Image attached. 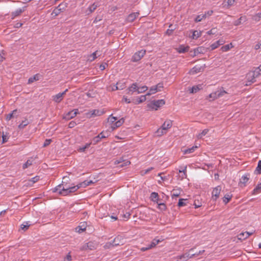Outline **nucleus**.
Here are the masks:
<instances>
[{
	"mask_svg": "<svg viewBox=\"0 0 261 261\" xmlns=\"http://www.w3.org/2000/svg\"><path fill=\"white\" fill-rule=\"evenodd\" d=\"M53 193H58L59 195L62 196H67L69 193H73L77 191V188L75 186L70 187L68 185L67 183L64 184L63 181L61 184H60L51 189Z\"/></svg>",
	"mask_w": 261,
	"mask_h": 261,
	"instance_id": "nucleus-1",
	"label": "nucleus"
},
{
	"mask_svg": "<svg viewBox=\"0 0 261 261\" xmlns=\"http://www.w3.org/2000/svg\"><path fill=\"white\" fill-rule=\"evenodd\" d=\"M172 126V122L170 120H167L164 122L162 126L155 132L157 136H162L167 133V130Z\"/></svg>",
	"mask_w": 261,
	"mask_h": 261,
	"instance_id": "nucleus-2",
	"label": "nucleus"
},
{
	"mask_svg": "<svg viewBox=\"0 0 261 261\" xmlns=\"http://www.w3.org/2000/svg\"><path fill=\"white\" fill-rule=\"evenodd\" d=\"M87 227V222H83L80 223V225L76 227V230L79 233L82 232L86 230Z\"/></svg>",
	"mask_w": 261,
	"mask_h": 261,
	"instance_id": "nucleus-14",
	"label": "nucleus"
},
{
	"mask_svg": "<svg viewBox=\"0 0 261 261\" xmlns=\"http://www.w3.org/2000/svg\"><path fill=\"white\" fill-rule=\"evenodd\" d=\"M124 122V119L123 118H121L118 121H116L112 125V127L113 129H115L118 127H120Z\"/></svg>",
	"mask_w": 261,
	"mask_h": 261,
	"instance_id": "nucleus-20",
	"label": "nucleus"
},
{
	"mask_svg": "<svg viewBox=\"0 0 261 261\" xmlns=\"http://www.w3.org/2000/svg\"><path fill=\"white\" fill-rule=\"evenodd\" d=\"M233 47L232 44L231 43L225 45L221 47V50L223 52H226L228 51L230 48H232Z\"/></svg>",
	"mask_w": 261,
	"mask_h": 261,
	"instance_id": "nucleus-28",
	"label": "nucleus"
},
{
	"mask_svg": "<svg viewBox=\"0 0 261 261\" xmlns=\"http://www.w3.org/2000/svg\"><path fill=\"white\" fill-rule=\"evenodd\" d=\"M97 51H96L92 54L88 56V60L90 62L93 61L97 58Z\"/></svg>",
	"mask_w": 261,
	"mask_h": 261,
	"instance_id": "nucleus-31",
	"label": "nucleus"
},
{
	"mask_svg": "<svg viewBox=\"0 0 261 261\" xmlns=\"http://www.w3.org/2000/svg\"><path fill=\"white\" fill-rule=\"evenodd\" d=\"M246 20V17L245 16H241L238 20L234 21L233 24L236 26H238L242 23V21H245Z\"/></svg>",
	"mask_w": 261,
	"mask_h": 261,
	"instance_id": "nucleus-27",
	"label": "nucleus"
},
{
	"mask_svg": "<svg viewBox=\"0 0 261 261\" xmlns=\"http://www.w3.org/2000/svg\"><path fill=\"white\" fill-rule=\"evenodd\" d=\"M189 48L188 46H185L183 45H181L176 49L178 53L181 54L188 51Z\"/></svg>",
	"mask_w": 261,
	"mask_h": 261,
	"instance_id": "nucleus-21",
	"label": "nucleus"
},
{
	"mask_svg": "<svg viewBox=\"0 0 261 261\" xmlns=\"http://www.w3.org/2000/svg\"><path fill=\"white\" fill-rule=\"evenodd\" d=\"M208 132H209V129H204V130H203L202 131V132L201 133H199L197 135V138L198 139H201L203 136L206 135Z\"/></svg>",
	"mask_w": 261,
	"mask_h": 261,
	"instance_id": "nucleus-37",
	"label": "nucleus"
},
{
	"mask_svg": "<svg viewBox=\"0 0 261 261\" xmlns=\"http://www.w3.org/2000/svg\"><path fill=\"white\" fill-rule=\"evenodd\" d=\"M216 92L218 98L223 96L225 94L227 93V92L223 89H220V90H217V91H216Z\"/></svg>",
	"mask_w": 261,
	"mask_h": 261,
	"instance_id": "nucleus-39",
	"label": "nucleus"
},
{
	"mask_svg": "<svg viewBox=\"0 0 261 261\" xmlns=\"http://www.w3.org/2000/svg\"><path fill=\"white\" fill-rule=\"evenodd\" d=\"M245 236H246V232H241L238 236V239L240 240H244L247 238H245Z\"/></svg>",
	"mask_w": 261,
	"mask_h": 261,
	"instance_id": "nucleus-54",
	"label": "nucleus"
},
{
	"mask_svg": "<svg viewBox=\"0 0 261 261\" xmlns=\"http://www.w3.org/2000/svg\"><path fill=\"white\" fill-rule=\"evenodd\" d=\"M123 238L121 236H118L113 240L112 243H110V245H112V246H117L123 245Z\"/></svg>",
	"mask_w": 261,
	"mask_h": 261,
	"instance_id": "nucleus-6",
	"label": "nucleus"
},
{
	"mask_svg": "<svg viewBox=\"0 0 261 261\" xmlns=\"http://www.w3.org/2000/svg\"><path fill=\"white\" fill-rule=\"evenodd\" d=\"M32 164V162L30 160H28L23 165V169L27 168L29 166H31Z\"/></svg>",
	"mask_w": 261,
	"mask_h": 261,
	"instance_id": "nucleus-56",
	"label": "nucleus"
},
{
	"mask_svg": "<svg viewBox=\"0 0 261 261\" xmlns=\"http://www.w3.org/2000/svg\"><path fill=\"white\" fill-rule=\"evenodd\" d=\"M186 200H187V199H179L177 205L179 207H181V206L186 205L187 204L185 202H184V201H186Z\"/></svg>",
	"mask_w": 261,
	"mask_h": 261,
	"instance_id": "nucleus-51",
	"label": "nucleus"
},
{
	"mask_svg": "<svg viewBox=\"0 0 261 261\" xmlns=\"http://www.w3.org/2000/svg\"><path fill=\"white\" fill-rule=\"evenodd\" d=\"M206 17V14L199 15L197 16V17H196V18L195 19V21L196 22H200L202 19H205Z\"/></svg>",
	"mask_w": 261,
	"mask_h": 261,
	"instance_id": "nucleus-36",
	"label": "nucleus"
},
{
	"mask_svg": "<svg viewBox=\"0 0 261 261\" xmlns=\"http://www.w3.org/2000/svg\"><path fill=\"white\" fill-rule=\"evenodd\" d=\"M147 89L148 87L146 86H143L140 87L138 86V94L143 93L147 91Z\"/></svg>",
	"mask_w": 261,
	"mask_h": 261,
	"instance_id": "nucleus-38",
	"label": "nucleus"
},
{
	"mask_svg": "<svg viewBox=\"0 0 261 261\" xmlns=\"http://www.w3.org/2000/svg\"><path fill=\"white\" fill-rule=\"evenodd\" d=\"M205 51V48L202 47H198L194 49V54L193 55V57L196 56L199 54H203Z\"/></svg>",
	"mask_w": 261,
	"mask_h": 261,
	"instance_id": "nucleus-19",
	"label": "nucleus"
},
{
	"mask_svg": "<svg viewBox=\"0 0 261 261\" xmlns=\"http://www.w3.org/2000/svg\"><path fill=\"white\" fill-rule=\"evenodd\" d=\"M246 77L248 80V82L249 83V84H250L251 83H253L255 82V79L256 77H254L253 76H249V73L247 74Z\"/></svg>",
	"mask_w": 261,
	"mask_h": 261,
	"instance_id": "nucleus-41",
	"label": "nucleus"
},
{
	"mask_svg": "<svg viewBox=\"0 0 261 261\" xmlns=\"http://www.w3.org/2000/svg\"><path fill=\"white\" fill-rule=\"evenodd\" d=\"M100 141H101V139H100V137L98 136V135H97V136L94 137L92 139V142L91 143H92V144H93L94 145H95L97 143H98V142H99Z\"/></svg>",
	"mask_w": 261,
	"mask_h": 261,
	"instance_id": "nucleus-42",
	"label": "nucleus"
},
{
	"mask_svg": "<svg viewBox=\"0 0 261 261\" xmlns=\"http://www.w3.org/2000/svg\"><path fill=\"white\" fill-rule=\"evenodd\" d=\"M146 99V95H142L139 98L138 103H141L145 101Z\"/></svg>",
	"mask_w": 261,
	"mask_h": 261,
	"instance_id": "nucleus-62",
	"label": "nucleus"
},
{
	"mask_svg": "<svg viewBox=\"0 0 261 261\" xmlns=\"http://www.w3.org/2000/svg\"><path fill=\"white\" fill-rule=\"evenodd\" d=\"M62 10L60 8H58L56 7L52 12L51 15H53L54 17L59 15L61 12Z\"/></svg>",
	"mask_w": 261,
	"mask_h": 261,
	"instance_id": "nucleus-32",
	"label": "nucleus"
},
{
	"mask_svg": "<svg viewBox=\"0 0 261 261\" xmlns=\"http://www.w3.org/2000/svg\"><path fill=\"white\" fill-rule=\"evenodd\" d=\"M115 89H113V91L116 90H122L125 88V83L121 82H117L116 85L114 86Z\"/></svg>",
	"mask_w": 261,
	"mask_h": 261,
	"instance_id": "nucleus-26",
	"label": "nucleus"
},
{
	"mask_svg": "<svg viewBox=\"0 0 261 261\" xmlns=\"http://www.w3.org/2000/svg\"><path fill=\"white\" fill-rule=\"evenodd\" d=\"M16 112H17V110H14L12 111V112L11 113H10L8 115H7V117H6V120L8 121L10 120L13 117L14 113H15Z\"/></svg>",
	"mask_w": 261,
	"mask_h": 261,
	"instance_id": "nucleus-57",
	"label": "nucleus"
},
{
	"mask_svg": "<svg viewBox=\"0 0 261 261\" xmlns=\"http://www.w3.org/2000/svg\"><path fill=\"white\" fill-rule=\"evenodd\" d=\"M98 243L95 241H89L84 243L80 248L81 251H89L96 249L98 247Z\"/></svg>",
	"mask_w": 261,
	"mask_h": 261,
	"instance_id": "nucleus-3",
	"label": "nucleus"
},
{
	"mask_svg": "<svg viewBox=\"0 0 261 261\" xmlns=\"http://www.w3.org/2000/svg\"><path fill=\"white\" fill-rule=\"evenodd\" d=\"M260 74L261 70L259 69L258 67L256 68L254 71L249 72V76H253L254 77H257Z\"/></svg>",
	"mask_w": 261,
	"mask_h": 261,
	"instance_id": "nucleus-22",
	"label": "nucleus"
},
{
	"mask_svg": "<svg viewBox=\"0 0 261 261\" xmlns=\"http://www.w3.org/2000/svg\"><path fill=\"white\" fill-rule=\"evenodd\" d=\"M197 148V146H193L191 148L186 149L183 151L184 154H189L193 152Z\"/></svg>",
	"mask_w": 261,
	"mask_h": 261,
	"instance_id": "nucleus-34",
	"label": "nucleus"
},
{
	"mask_svg": "<svg viewBox=\"0 0 261 261\" xmlns=\"http://www.w3.org/2000/svg\"><path fill=\"white\" fill-rule=\"evenodd\" d=\"M205 65H204L203 66L196 65L190 70V73L191 74H195L199 73L201 71H203L205 68Z\"/></svg>",
	"mask_w": 261,
	"mask_h": 261,
	"instance_id": "nucleus-8",
	"label": "nucleus"
},
{
	"mask_svg": "<svg viewBox=\"0 0 261 261\" xmlns=\"http://www.w3.org/2000/svg\"><path fill=\"white\" fill-rule=\"evenodd\" d=\"M30 224L28 222H25V224H22L20 225V228L23 231H26L29 227Z\"/></svg>",
	"mask_w": 261,
	"mask_h": 261,
	"instance_id": "nucleus-44",
	"label": "nucleus"
},
{
	"mask_svg": "<svg viewBox=\"0 0 261 261\" xmlns=\"http://www.w3.org/2000/svg\"><path fill=\"white\" fill-rule=\"evenodd\" d=\"M72 259L71 255H70V252H69L66 256L64 258V261H71Z\"/></svg>",
	"mask_w": 261,
	"mask_h": 261,
	"instance_id": "nucleus-64",
	"label": "nucleus"
},
{
	"mask_svg": "<svg viewBox=\"0 0 261 261\" xmlns=\"http://www.w3.org/2000/svg\"><path fill=\"white\" fill-rule=\"evenodd\" d=\"M225 41L222 39H220L211 45V50H214L218 48L220 45H222L224 43Z\"/></svg>",
	"mask_w": 261,
	"mask_h": 261,
	"instance_id": "nucleus-16",
	"label": "nucleus"
},
{
	"mask_svg": "<svg viewBox=\"0 0 261 261\" xmlns=\"http://www.w3.org/2000/svg\"><path fill=\"white\" fill-rule=\"evenodd\" d=\"M51 142V139H46L44 142L43 147H45L47 146L48 145H49L50 144Z\"/></svg>",
	"mask_w": 261,
	"mask_h": 261,
	"instance_id": "nucleus-63",
	"label": "nucleus"
},
{
	"mask_svg": "<svg viewBox=\"0 0 261 261\" xmlns=\"http://www.w3.org/2000/svg\"><path fill=\"white\" fill-rule=\"evenodd\" d=\"M126 93L128 95H132L134 92L138 93V85L134 83L131 85L126 90Z\"/></svg>",
	"mask_w": 261,
	"mask_h": 261,
	"instance_id": "nucleus-10",
	"label": "nucleus"
},
{
	"mask_svg": "<svg viewBox=\"0 0 261 261\" xmlns=\"http://www.w3.org/2000/svg\"><path fill=\"white\" fill-rule=\"evenodd\" d=\"M202 32L201 31H194L193 32L192 38L193 39H197L201 36Z\"/></svg>",
	"mask_w": 261,
	"mask_h": 261,
	"instance_id": "nucleus-35",
	"label": "nucleus"
},
{
	"mask_svg": "<svg viewBox=\"0 0 261 261\" xmlns=\"http://www.w3.org/2000/svg\"><path fill=\"white\" fill-rule=\"evenodd\" d=\"M161 91V89H157L156 87L155 86H154L151 87L150 88L149 91L147 93L146 95H150L152 94L155 93L158 91Z\"/></svg>",
	"mask_w": 261,
	"mask_h": 261,
	"instance_id": "nucleus-30",
	"label": "nucleus"
},
{
	"mask_svg": "<svg viewBox=\"0 0 261 261\" xmlns=\"http://www.w3.org/2000/svg\"><path fill=\"white\" fill-rule=\"evenodd\" d=\"M180 195V192L176 190H175L174 189L173 191H172V197L173 198V197H178Z\"/></svg>",
	"mask_w": 261,
	"mask_h": 261,
	"instance_id": "nucleus-59",
	"label": "nucleus"
},
{
	"mask_svg": "<svg viewBox=\"0 0 261 261\" xmlns=\"http://www.w3.org/2000/svg\"><path fill=\"white\" fill-rule=\"evenodd\" d=\"M25 8V7H24L22 9H17L14 12H12V13H11L12 19H14L15 17L20 15L24 11Z\"/></svg>",
	"mask_w": 261,
	"mask_h": 261,
	"instance_id": "nucleus-18",
	"label": "nucleus"
},
{
	"mask_svg": "<svg viewBox=\"0 0 261 261\" xmlns=\"http://www.w3.org/2000/svg\"><path fill=\"white\" fill-rule=\"evenodd\" d=\"M204 250H200L198 252H196L195 253L190 254L191 258L195 257V256H198L199 255H201L203 254L204 252Z\"/></svg>",
	"mask_w": 261,
	"mask_h": 261,
	"instance_id": "nucleus-55",
	"label": "nucleus"
},
{
	"mask_svg": "<svg viewBox=\"0 0 261 261\" xmlns=\"http://www.w3.org/2000/svg\"><path fill=\"white\" fill-rule=\"evenodd\" d=\"M177 258L180 259V261H187L189 258H191V256L189 253L186 252L182 255L178 256Z\"/></svg>",
	"mask_w": 261,
	"mask_h": 261,
	"instance_id": "nucleus-17",
	"label": "nucleus"
},
{
	"mask_svg": "<svg viewBox=\"0 0 261 261\" xmlns=\"http://www.w3.org/2000/svg\"><path fill=\"white\" fill-rule=\"evenodd\" d=\"M200 86H193L191 90V93H194L198 92L200 89Z\"/></svg>",
	"mask_w": 261,
	"mask_h": 261,
	"instance_id": "nucleus-46",
	"label": "nucleus"
},
{
	"mask_svg": "<svg viewBox=\"0 0 261 261\" xmlns=\"http://www.w3.org/2000/svg\"><path fill=\"white\" fill-rule=\"evenodd\" d=\"M217 98L218 97L216 91L210 94L206 97V99H208L209 101H213Z\"/></svg>",
	"mask_w": 261,
	"mask_h": 261,
	"instance_id": "nucleus-29",
	"label": "nucleus"
},
{
	"mask_svg": "<svg viewBox=\"0 0 261 261\" xmlns=\"http://www.w3.org/2000/svg\"><path fill=\"white\" fill-rule=\"evenodd\" d=\"M232 196L228 194L225 195L223 198V201L225 204H227L231 199Z\"/></svg>",
	"mask_w": 261,
	"mask_h": 261,
	"instance_id": "nucleus-40",
	"label": "nucleus"
},
{
	"mask_svg": "<svg viewBox=\"0 0 261 261\" xmlns=\"http://www.w3.org/2000/svg\"><path fill=\"white\" fill-rule=\"evenodd\" d=\"M139 15V13L138 12L130 14L126 18L127 21L129 22L134 21L136 19V18L138 17Z\"/></svg>",
	"mask_w": 261,
	"mask_h": 261,
	"instance_id": "nucleus-15",
	"label": "nucleus"
},
{
	"mask_svg": "<svg viewBox=\"0 0 261 261\" xmlns=\"http://www.w3.org/2000/svg\"><path fill=\"white\" fill-rule=\"evenodd\" d=\"M94 182L92 180H86L82 182L79 183L76 186H75V188H77V190L80 188H86L87 186L93 184Z\"/></svg>",
	"mask_w": 261,
	"mask_h": 261,
	"instance_id": "nucleus-13",
	"label": "nucleus"
},
{
	"mask_svg": "<svg viewBox=\"0 0 261 261\" xmlns=\"http://www.w3.org/2000/svg\"><path fill=\"white\" fill-rule=\"evenodd\" d=\"M146 53L145 50H141L136 52L132 57V61L133 62H137L140 61L145 55Z\"/></svg>",
	"mask_w": 261,
	"mask_h": 261,
	"instance_id": "nucleus-4",
	"label": "nucleus"
},
{
	"mask_svg": "<svg viewBox=\"0 0 261 261\" xmlns=\"http://www.w3.org/2000/svg\"><path fill=\"white\" fill-rule=\"evenodd\" d=\"M261 17V12L256 14L253 16V19L256 21H258Z\"/></svg>",
	"mask_w": 261,
	"mask_h": 261,
	"instance_id": "nucleus-58",
	"label": "nucleus"
},
{
	"mask_svg": "<svg viewBox=\"0 0 261 261\" xmlns=\"http://www.w3.org/2000/svg\"><path fill=\"white\" fill-rule=\"evenodd\" d=\"M158 208L161 209V210H165L166 208V206L164 203H159L158 202Z\"/></svg>",
	"mask_w": 261,
	"mask_h": 261,
	"instance_id": "nucleus-60",
	"label": "nucleus"
},
{
	"mask_svg": "<svg viewBox=\"0 0 261 261\" xmlns=\"http://www.w3.org/2000/svg\"><path fill=\"white\" fill-rule=\"evenodd\" d=\"M221 191V187L218 186L214 188L212 191V199L216 201L219 197Z\"/></svg>",
	"mask_w": 261,
	"mask_h": 261,
	"instance_id": "nucleus-5",
	"label": "nucleus"
},
{
	"mask_svg": "<svg viewBox=\"0 0 261 261\" xmlns=\"http://www.w3.org/2000/svg\"><path fill=\"white\" fill-rule=\"evenodd\" d=\"M92 144V143H86L85 144V145H84V146L83 147H81L79 149V150L81 151V152H84L85 151V149H87V148H88L90 145Z\"/></svg>",
	"mask_w": 261,
	"mask_h": 261,
	"instance_id": "nucleus-48",
	"label": "nucleus"
},
{
	"mask_svg": "<svg viewBox=\"0 0 261 261\" xmlns=\"http://www.w3.org/2000/svg\"><path fill=\"white\" fill-rule=\"evenodd\" d=\"M97 7H98L97 4H96L95 3H93L92 5H90L88 8V9L87 10V12L88 11V12H87V14L89 15V14L92 13L93 12H94L96 10V9L97 8Z\"/></svg>",
	"mask_w": 261,
	"mask_h": 261,
	"instance_id": "nucleus-24",
	"label": "nucleus"
},
{
	"mask_svg": "<svg viewBox=\"0 0 261 261\" xmlns=\"http://www.w3.org/2000/svg\"><path fill=\"white\" fill-rule=\"evenodd\" d=\"M40 75L39 74H35L33 76L29 79L28 83L30 84L33 83L34 81H38L40 79Z\"/></svg>",
	"mask_w": 261,
	"mask_h": 261,
	"instance_id": "nucleus-25",
	"label": "nucleus"
},
{
	"mask_svg": "<svg viewBox=\"0 0 261 261\" xmlns=\"http://www.w3.org/2000/svg\"><path fill=\"white\" fill-rule=\"evenodd\" d=\"M236 0H227V8H229L230 7L234 5Z\"/></svg>",
	"mask_w": 261,
	"mask_h": 261,
	"instance_id": "nucleus-53",
	"label": "nucleus"
},
{
	"mask_svg": "<svg viewBox=\"0 0 261 261\" xmlns=\"http://www.w3.org/2000/svg\"><path fill=\"white\" fill-rule=\"evenodd\" d=\"M261 189V183L258 184L256 187L254 189V190H253L252 191V194L253 195H255L257 193H258L259 192V190Z\"/></svg>",
	"mask_w": 261,
	"mask_h": 261,
	"instance_id": "nucleus-43",
	"label": "nucleus"
},
{
	"mask_svg": "<svg viewBox=\"0 0 261 261\" xmlns=\"http://www.w3.org/2000/svg\"><path fill=\"white\" fill-rule=\"evenodd\" d=\"M68 91V89H66L64 92L62 93H59L58 94L53 96V100L56 102L59 103L63 99L64 95L66 94V93Z\"/></svg>",
	"mask_w": 261,
	"mask_h": 261,
	"instance_id": "nucleus-11",
	"label": "nucleus"
},
{
	"mask_svg": "<svg viewBox=\"0 0 261 261\" xmlns=\"http://www.w3.org/2000/svg\"><path fill=\"white\" fill-rule=\"evenodd\" d=\"M5 59V53L4 50H2L0 53V63L4 61Z\"/></svg>",
	"mask_w": 261,
	"mask_h": 261,
	"instance_id": "nucleus-61",
	"label": "nucleus"
},
{
	"mask_svg": "<svg viewBox=\"0 0 261 261\" xmlns=\"http://www.w3.org/2000/svg\"><path fill=\"white\" fill-rule=\"evenodd\" d=\"M250 175L248 173L243 175L240 178L239 185L240 187H243L246 186V183L249 179Z\"/></svg>",
	"mask_w": 261,
	"mask_h": 261,
	"instance_id": "nucleus-9",
	"label": "nucleus"
},
{
	"mask_svg": "<svg viewBox=\"0 0 261 261\" xmlns=\"http://www.w3.org/2000/svg\"><path fill=\"white\" fill-rule=\"evenodd\" d=\"M255 172H257V174H261V161H259L258 162L257 166L256 168Z\"/></svg>",
	"mask_w": 261,
	"mask_h": 261,
	"instance_id": "nucleus-49",
	"label": "nucleus"
},
{
	"mask_svg": "<svg viewBox=\"0 0 261 261\" xmlns=\"http://www.w3.org/2000/svg\"><path fill=\"white\" fill-rule=\"evenodd\" d=\"M153 167H150L146 170H142L141 171V175L144 176L145 174H147L148 172H149L150 171L153 170Z\"/></svg>",
	"mask_w": 261,
	"mask_h": 261,
	"instance_id": "nucleus-47",
	"label": "nucleus"
},
{
	"mask_svg": "<svg viewBox=\"0 0 261 261\" xmlns=\"http://www.w3.org/2000/svg\"><path fill=\"white\" fill-rule=\"evenodd\" d=\"M159 240L154 239L153 240L151 244H150L149 245L151 247V248H152L153 247H154L159 243Z\"/></svg>",
	"mask_w": 261,
	"mask_h": 261,
	"instance_id": "nucleus-50",
	"label": "nucleus"
},
{
	"mask_svg": "<svg viewBox=\"0 0 261 261\" xmlns=\"http://www.w3.org/2000/svg\"><path fill=\"white\" fill-rule=\"evenodd\" d=\"M165 103V101L164 99H160L157 100H154L152 102V104L153 105V109H155V110H157L158 109Z\"/></svg>",
	"mask_w": 261,
	"mask_h": 261,
	"instance_id": "nucleus-12",
	"label": "nucleus"
},
{
	"mask_svg": "<svg viewBox=\"0 0 261 261\" xmlns=\"http://www.w3.org/2000/svg\"><path fill=\"white\" fill-rule=\"evenodd\" d=\"M29 124V121L27 119L25 118L24 120L22 121L21 123L18 125V128L19 129H23Z\"/></svg>",
	"mask_w": 261,
	"mask_h": 261,
	"instance_id": "nucleus-33",
	"label": "nucleus"
},
{
	"mask_svg": "<svg viewBox=\"0 0 261 261\" xmlns=\"http://www.w3.org/2000/svg\"><path fill=\"white\" fill-rule=\"evenodd\" d=\"M186 170H187V166H185L181 168V169L179 170V173H183V176H182V178H186L187 176L186 174Z\"/></svg>",
	"mask_w": 261,
	"mask_h": 261,
	"instance_id": "nucleus-45",
	"label": "nucleus"
},
{
	"mask_svg": "<svg viewBox=\"0 0 261 261\" xmlns=\"http://www.w3.org/2000/svg\"><path fill=\"white\" fill-rule=\"evenodd\" d=\"M117 118L116 117H114L112 115H110L108 118V121L111 122L113 124L116 121Z\"/></svg>",
	"mask_w": 261,
	"mask_h": 261,
	"instance_id": "nucleus-52",
	"label": "nucleus"
},
{
	"mask_svg": "<svg viewBox=\"0 0 261 261\" xmlns=\"http://www.w3.org/2000/svg\"><path fill=\"white\" fill-rule=\"evenodd\" d=\"M79 113L78 109H74L72 111H71L68 112L64 116V119L66 120H70L76 116V115Z\"/></svg>",
	"mask_w": 261,
	"mask_h": 261,
	"instance_id": "nucleus-7",
	"label": "nucleus"
},
{
	"mask_svg": "<svg viewBox=\"0 0 261 261\" xmlns=\"http://www.w3.org/2000/svg\"><path fill=\"white\" fill-rule=\"evenodd\" d=\"M150 199L151 201L155 202L157 203H158L159 202V195L158 193L156 192H152L150 195Z\"/></svg>",
	"mask_w": 261,
	"mask_h": 261,
	"instance_id": "nucleus-23",
	"label": "nucleus"
}]
</instances>
